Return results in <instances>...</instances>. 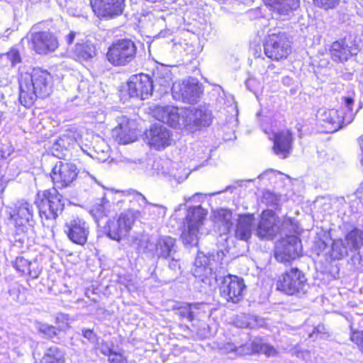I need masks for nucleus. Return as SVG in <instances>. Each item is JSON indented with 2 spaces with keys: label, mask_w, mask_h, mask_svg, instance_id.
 <instances>
[{
  "label": "nucleus",
  "mask_w": 363,
  "mask_h": 363,
  "mask_svg": "<svg viewBox=\"0 0 363 363\" xmlns=\"http://www.w3.org/2000/svg\"><path fill=\"white\" fill-rule=\"evenodd\" d=\"M65 351L56 345L46 349L40 363H65Z\"/></svg>",
  "instance_id": "nucleus-35"
},
{
  "label": "nucleus",
  "mask_w": 363,
  "mask_h": 363,
  "mask_svg": "<svg viewBox=\"0 0 363 363\" xmlns=\"http://www.w3.org/2000/svg\"><path fill=\"white\" fill-rule=\"evenodd\" d=\"M206 214L207 211L201 206L188 209L184 229L182 233V239L185 245L192 247L198 244L199 233Z\"/></svg>",
  "instance_id": "nucleus-4"
},
{
  "label": "nucleus",
  "mask_w": 363,
  "mask_h": 363,
  "mask_svg": "<svg viewBox=\"0 0 363 363\" xmlns=\"http://www.w3.org/2000/svg\"><path fill=\"white\" fill-rule=\"evenodd\" d=\"M344 240L350 251L359 252L363 247V231L354 228L345 235Z\"/></svg>",
  "instance_id": "nucleus-34"
},
{
  "label": "nucleus",
  "mask_w": 363,
  "mask_h": 363,
  "mask_svg": "<svg viewBox=\"0 0 363 363\" xmlns=\"http://www.w3.org/2000/svg\"><path fill=\"white\" fill-rule=\"evenodd\" d=\"M173 84L174 83H172V79L169 74L162 78L157 77L155 84H154V88L159 86L158 91L160 93H167L169 89L172 90Z\"/></svg>",
  "instance_id": "nucleus-41"
},
{
  "label": "nucleus",
  "mask_w": 363,
  "mask_h": 363,
  "mask_svg": "<svg viewBox=\"0 0 363 363\" xmlns=\"http://www.w3.org/2000/svg\"><path fill=\"white\" fill-rule=\"evenodd\" d=\"M320 325H319L318 328H315V329H314V330H313V333H311V334L310 335V337H313L315 335V333H316V332H317L318 333H320Z\"/></svg>",
  "instance_id": "nucleus-62"
},
{
  "label": "nucleus",
  "mask_w": 363,
  "mask_h": 363,
  "mask_svg": "<svg viewBox=\"0 0 363 363\" xmlns=\"http://www.w3.org/2000/svg\"><path fill=\"white\" fill-rule=\"evenodd\" d=\"M152 115L157 120L172 128H185L190 131L208 126L212 121L209 111L195 108H179L172 106H158L153 109Z\"/></svg>",
  "instance_id": "nucleus-1"
},
{
  "label": "nucleus",
  "mask_w": 363,
  "mask_h": 363,
  "mask_svg": "<svg viewBox=\"0 0 363 363\" xmlns=\"http://www.w3.org/2000/svg\"><path fill=\"white\" fill-rule=\"evenodd\" d=\"M109 363H128L127 357L123 352H117L114 351L110 354L108 359Z\"/></svg>",
  "instance_id": "nucleus-46"
},
{
  "label": "nucleus",
  "mask_w": 363,
  "mask_h": 363,
  "mask_svg": "<svg viewBox=\"0 0 363 363\" xmlns=\"http://www.w3.org/2000/svg\"><path fill=\"white\" fill-rule=\"evenodd\" d=\"M277 289L288 295L301 296L308 289L305 274L298 268H291L279 277Z\"/></svg>",
  "instance_id": "nucleus-6"
},
{
  "label": "nucleus",
  "mask_w": 363,
  "mask_h": 363,
  "mask_svg": "<svg viewBox=\"0 0 363 363\" xmlns=\"http://www.w3.org/2000/svg\"><path fill=\"white\" fill-rule=\"evenodd\" d=\"M254 218L252 215L241 216L238 221L235 235L241 240L247 241L252 235Z\"/></svg>",
  "instance_id": "nucleus-32"
},
{
  "label": "nucleus",
  "mask_w": 363,
  "mask_h": 363,
  "mask_svg": "<svg viewBox=\"0 0 363 363\" xmlns=\"http://www.w3.org/2000/svg\"><path fill=\"white\" fill-rule=\"evenodd\" d=\"M271 197H273V195L272 193L269 192V191H267V192H264V195H263V199H267L268 198H271Z\"/></svg>",
  "instance_id": "nucleus-61"
},
{
  "label": "nucleus",
  "mask_w": 363,
  "mask_h": 363,
  "mask_svg": "<svg viewBox=\"0 0 363 363\" xmlns=\"http://www.w3.org/2000/svg\"><path fill=\"white\" fill-rule=\"evenodd\" d=\"M33 206L26 201H18L9 212L10 219L17 230L25 232L28 226H33Z\"/></svg>",
  "instance_id": "nucleus-20"
},
{
  "label": "nucleus",
  "mask_w": 363,
  "mask_h": 363,
  "mask_svg": "<svg viewBox=\"0 0 363 363\" xmlns=\"http://www.w3.org/2000/svg\"><path fill=\"white\" fill-rule=\"evenodd\" d=\"M245 288L243 279L237 276L224 277L219 287L220 296L228 302L238 303L243 298Z\"/></svg>",
  "instance_id": "nucleus-17"
},
{
  "label": "nucleus",
  "mask_w": 363,
  "mask_h": 363,
  "mask_svg": "<svg viewBox=\"0 0 363 363\" xmlns=\"http://www.w3.org/2000/svg\"><path fill=\"white\" fill-rule=\"evenodd\" d=\"M13 267L19 272L27 274L33 279L38 278L41 272L38 262L35 259L29 261L23 257H18L16 259Z\"/></svg>",
  "instance_id": "nucleus-27"
},
{
  "label": "nucleus",
  "mask_w": 363,
  "mask_h": 363,
  "mask_svg": "<svg viewBox=\"0 0 363 363\" xmlns=\"http://www.w3.org/2000/svg\"><path fill=\"white\" fill-rule=\"evenodd\" d=\"M74 142L75 140L73 138L67 135H63L62 136L60 137L54 142L52 146V152L53 155H56V151L68 148L69 145L74 143Z\"/></svg>",
  "instance_id": "nucleus-39"
},
{
  "label": "nucleus",
  "mask_w": 363,
  "mask_h": 363,
  "mask_svg": "<svg viewBox=\"0 0 363 363\" xmlns=\"http://www.w3.org/2000/svg\"><path fill=\"white\" fill-rule=\"evenodd\" d=\"M103 147L102 148H98L99 150H96V152L99 154L101 153V157H98V159L100 160L102 162H105L108 157H109V147L108 145H106L104 143H103Z\"/></svg>",
  "instance_id": "nucleus-48"
},
{
  "label": "nucleus",
  "mask_w": 363,
  "mask_h": 363,
  "mask_svg": "<svg viewBox=\"0 0 363 363\" xmlns=\"http://www.w3.org/2000/svg\"><path fill=\"white\" fill-rule=\"evenodd\" d=\"M135 220V213L128 211L121 213L117 219L109 220L104 226V233L110 239L120 242L126 238Z\"/></svg>",
  "instance_id": "nucleus-9"
},
{
  "label": "nucleus",
  "mask_w": 363,
  "mask_h": 363,
  "mask_svg": "<svg viewBox=\"0 0 363 363\" xmlns=\"http://www.w3.org/2000/svg\"><path fill=\"white\" fill-rule=\"evenodd\" d=\"M201 306L202 303H182L178 308V314L182 318H186L189 321H192L197 316Z\"/></svg>",
  "instance_id": "nucleus-36"
},
{
  "label": "nucleus",
  "mask_w": 363,
  "mask_h": 363,
  "mask_svg": "<svg viewBox=\"0 0 363 363\" xmlns=\"http://www.w3.org/2000/svg\"><path fill=\"white\" fill-rule=\"evenodd\" d=\"M38 330L40 333L43 334L45 337L51 339L53 341H55V338H56L57 335L60 332L55 327L43 323L39 324Z\"/></svg>",
  "instance_id": "nucleus-42"
},
{
  "label": "nucleus",
  "mask_w": 363,
  "mask_h": 363,
  "mask_svg": "<svg viewBox=\"0 0 363 363\" xmlns=\"http://www.w3.org/2000/svg\"><path fill=\"white\" fill-rule=\"evenodd\" d=\"M3 169L0 168V193L3 192L6 186V179H4Z\"/></svg>",
  "instance_id": "nucleus-57"
},
{
  "label": "nucleus",
  "mask_w": 363,
  "mask_h": 363,
  "mask_svg": "<svg viewBox=\"0 0 363 363\" xmlns=\"http://www.w3.org/2000/svg\"><path fill=\"white\" fill-rule=\"evenodd\" d=\"M354 98L352 95L342 97V107L340 110L334 108H320L317 113V117L322 125L325 128L326 132L334 133L344 126L351 123L359 110L360 105L354 111Z\"/></svg>",
  "instance_id": "nucleus-3"
},
{
  "label": "nucleus",
  "mask_w": 363,
  "mask_h": 363,
  "mask_svg": "<svg viewBox=\"0 0 363 363\" xmlns=\"http://www.w3.org/2000/svg\"><path fill=\"white\" fill-rule=\"evenodd\" d=\"M264 52L272 60L286 58L291 52V43L287 35L284 32L269 34L264 43Z\"/></svg>",
  "instance_id": "nucleus-8"
},
{
  "label": "nucleus",
  "mask_w": 363,
  "mask_h": 363,
  "mask_svg": "<svg viewBox=\"0 0 363 363\" xmlns=\"http://www.w3.org/2000/svg\"><path fill=\"white\" fill-rule=\"evenodd\" d=\"M293 138L289 130H282L274 135L273 150L281 159L286 158L292 150Z\"/></svg>",
  "instance_id": "nucleus-23"
},
{
  "label": "nucleus",
  "mask_w": 363,
  "mask_h": 363,
  "mask_svg": "<svg viewBox=\"0 0 363 363\" xmlns=\"http://www.w3.org/2000/svg\"><path fill=\"white\" fill-rule=\"evenodd\" d=\"M137 47L130 39L115 40L108 48L106 58L113 66H125L135 58Z\"/></svg>",
  "instance_id": "nucleus-5"
},
{
  "label": "nucleus",
  "mask_w": 363,
  "mask_h": 363,
  "mask_svg": "<svg viewBox=\"0 0 363 363\" xmlns=\"http://www.w3.org/2000/svg\"><path fill=\"white\" fill-rule=\"evenodd\" d=\"M265 324L264 318L250 314H240L235 319V325L238 328L256 329Z\"/></svg>",
  "instance_id": "nucleus-33"
},
{
  "label": "nucleus",
  "mask_w": 363,
  "mask_h": 363,
  "mask_svg": "<svg viewBox=\"0 0 363 363\" xmlns=\"http://www.w3.org/2000/svg\"><path fill=\"white\" fill-rule=\"evenodd\" d=\"M199 196H200V194H195L194 196H192V197H191V198H189V201H195V200H196V199L197 197H199Z\"/></svg>",
  "instance_id": "nucleus-63"
},
{
  "label": "nucleus",
  "mask_w": 363,
  "mask_h": 363,
  "mask_svg": "<svg viewBox=\"0 0 363 363\" xmlns=\"http://www.w3.org/2000/svg\"><path fill=\"white\" fill-rule=\"evenodd\" d=\"M158 241L159 238L141 235L135 239L134 242L137 245L140 252L151 256H156Z\"/></svg>",
  "instance_id": "nucleus-31"
},
{
  "label": "nucleus",
  "mask_w": 363,
  "mask_h": 363,
  "mask_svg": "<svg viewBox=\"0 0 363 363\" xmlns=\"http://www.w3.org/2000/svg\"><path fill=\"white\" fill-rule=\"evenodd\" d=\"M72 54L73 57L78 61H88L96 56V50L94 45L90 41L85 43L78 41L74 48Z\"/></svg>",
  "instance_id": "nucleus-30"
},
{
  "label": "nucleus",
  "mask_w": 363,
  "mask_h": 363,
  "mask_svg": "<svg viewBox=\"0 0 363 363\" xmlns=\"http://www.w3.org/2000/svg\"><path fill=\"white\" fill-rule=\"evenodd\" d=\"M67 13L70 16H80V11H79L77 9H73L72 7L67 8Z\"/></svg>",
  "instance_id": "nucleus-58"
},
{
  "label": "nucleus",
  "mask_w": 363,
  "mask_h": 363,
  "mask_svg": "<svg viewBox=\"0 0 363 363\" xmlns=\"http://www.w3.org/2000/svg\"><path fill=\"white\" fill-rule=\"evenodd\" d=\"M280 231V220L272 210L263 211L257 224L256 234L260 239L272 240Z\"/></svg>",
  "instance_id": "nucleus-16"
},
{
  "label": "nucleus",
  "mask_w": 363,
  "mask_h": 363,
  "mask_svg": "<svg viewBox=\"0 0 363 363\" xmlns=\"http://www.w3.org/2000/svg\"><path fill=\"white\" fill-rule=\"evenodd\" d=\"M359 52L358 45L352 35L347 36L333 42L330 46V53L333 61L344 62Z\"/></svg>",
  "instance_id": "nucleus-15"
},
{
  "label": "nucleus",
  "mask_w": 363,
  "mask_h": 363,
  "mask_svg": "<svg viewBox=\"0 0 363 363\" xmlns=\"http://www.w3.org/2000/svg\"><path fill=\"white\" fill-rule=\"evenodd\" d=\"M9 293L11 296H13V298L14 301L17 302H23V297L21 296L20 294L19 289L17 287H13V289L9 290Z\"/></svg>",
  "instance_id": "nucleus-51"
},
{
  "label": "nucleus",
  "mask_w": 363,
  "mask_h": 363,
  "mask_svg": "<svg viewBox=\"0 0 363 363\" xmlns=\"http://www.w3.org/2000/svg\"><path fill=\"white\" fill-rule=\"evenodd\" d=\"M110 206L109 201L105 199H102L100 203H96L91 211L96 220H98L107 216V207Z\"/></svg>",
  "instance_id": "nucleus-38"
},
{
  "label": "nucleus",
  "mask_w": 363,
  "mask_h": 363,
  "mask_svg": "<svg viewBox=\"0 0 363 363\" xmlns=\"http://www.w3.org/2000/svg\"><path fill=\"white\" fill-rule=\"evenodd\" d=\"M214 257L211 254L206 255L203 252H198L192 269L194 276L209 286L217 280L216 273L213 272Z\"/></svg>",
  "instance_id": "nucleus-12"
},
{
  "label": "nucleus",
  "mask_w": 363,
  "mask_h": 363,
  "mask_svg": "<svg viewBox=\"0 0 363 363\" xmlns=\"http://www.w3.org/2000/svg\"><path fill=\"white\" fill-rule=\"evenodd\" d=\"M79 170L74 163L59 161L52 169L51 178L54 188L69 186L77 179Z\"/></svg>",
  "instance_id": "nucleus-11"
},
{
  "label": "nucleus",
  "mask_w": 363,
  "mask_h": 363,
  "mask_svg": "<svg viewBox=\"0 0 363 363\" xmlns=\"http://www.w3.org/2000/svg\"><path fill=\"white\" fill-rule=\"evenodd\" d=\"M218 219L220 221L223 230V233H227L233 226L232 213L226 209H221L218 211Z\"/></svg>",
  "instance_id": "nucleus-40"
},
{
  "label": "nucleus",
  "mask_w": 363,
  "mask_h": 363,
  "mask_svg": "<svg viewBox=\"0 0 363 363\" xmlns=\"http://www.w3.org/2000/svg\"><path fill=\"white\" fill-rule=\"evenodd\" d=\"M153 81L149 75L140 74L132 75L128 82V92L130 97L142 100L147 99L154 90Z\"/></svg>",
  "instance_id": "nucleus-18"
},
{
  "label": "nucleus",
  "mask_w": 363,
  "mask_h": 363,
  "mask_svg": "<svg viewBox=\"0 0 363 363\" xmlns=\"http://www.w3.org/2000/svg\"><path fill=\"white\" fill-rule=\"evenodd\" d=\"M260 352H262V353L265 354L267 356H272L275 354L276 350L273 347L266 344H263L260 347Z\"/></svg>",
  "instance_id": "nucleus-52"
},
{
  "label": "nucleus",
  "mask_w": 363,
  "mask_h": 363,
  "mask_svg": "<svg viewBox=\"0 0 363 363\" xmlns=\"http://www.w3.org/2000/svg\"><path fill=\"white\" fill-rule=\"evenodd\" d=\"M32 28L30 42L31 48L40 55L55 51L59 45L57 37L49 31H34Z\"/></svg>",
  "instance_id": "nucleus-19"
},
{
  "label": "nucleus",
  "mask_w": 363,
  "mask_h": 363,
  "mask_svg": "<svg viewBox=\"0 0 363 363\" xmlns=\"http://www.w3.org/2000/svg\"><path fill=\"white\" fill-rule=\"evenodd\" d=\"M201 93L199 81L193 77H189L182 82H175L172 87L173 98L187 104L196 103Z\"/></svg>",
  "instance_id": "nucleus-10"
},
{
  "label": "nucleus",
  "mask_w": 363,
  "mask_h": 363,
  "mask_svg": "<svg viewBox=\"0 0 363 363\" xmlns=\"http://www.w3.org/2000/svg\"><path fill=\"white\" fill-rule=\"evenodd\" d=\"M169 259H171L170 262L169 263V267L170 269L173 271H177L180 269L179 259L176 258L175 255L172 257H169Z\"/></svg>",
  "instance_id": "nucleus-53"
},
{
  "label": "nucleus",
  "mask_w": 363,
  "mask_h": 363,
  "mask_svg": "<svg viewBox=\"0 0 363 363\" xmlns=\"http://www.w3.org/2000/svg\"><path fill=\"white\" fill-rule=\"evenodd\" d=\"M359 143L362 150L361 162L363 164V135L359 138Z\"/></svg>",
  "instance_id": "nucleus-60"
},
{
  "label": "nucleus",
  "mask_w": 363,
  "mask_h": 363,
  "mask_svg": "<svg viewBox=\"0 0 363 363\" xmlns=\"http://www.w3.org/2000/svg\"><path fill=\"white\" fill-rule=\"evenodd\" d=\"M177 252L175 240L169 236L159 238L156 257L158 259H167L174 256Z\"/></svg>",
  "instance_id": "nucleus-28"
},
{
  "label": "nucleus",
  "mask_w": 363,
  "mask_h": 363,
  "mask_svg": "<svg viewBox=\"0 0 363 363\" xmlns=\"http://www.w3.org/2000/svg\"><path fill=\"white\" fill-rule=\"evenodd\" d=\"M94 13L101 18H113L122 13L124 0H90Z\"/></svg>",
  "instance_id": "nucleus-21"
},
{
  "label": "nucleus",
  "mask_w": 363,
  "mask_h": 363,
  "mask_svg": "<svg viewBox=\"0 0 363 363\" xmlns=\"http://www.w3.org/2000/svg\"><path fill=\"white\" fill-rule=\"evenodd\" d=\"M298 226L294 219L291 218H285L280 227V231L282 233H296L298 232Z\"/></svg>",
  "instance_id": "nucleus-43"
},
{
  "label": "nucleus",
  "mask_w": 363,
  "mask_h": 363,
  "mask_svg": "<svg viewBox=\"0 0 363 363\" xmlns=\"http://www.w3.org/2000/svg\"><path fill=\"white\" fill-rule=\"evenodd\" d=\"M231 189V186H227V187H226L223 191H218V192H217V193H215V194H213V195H215V194H220L221 192L227 191H228V190H229V189Z\"/></svg>",
  "instance_id": "nucleus-64"
},
{
  "label": "nucleus",
  "mask_w": 363,
  "mask_h": 363,
  "mask_svg": "<svg viewBox=\"0 0 363 363\" xmlns=\"http://www.w3.org/2000/svg\"><path fill=\"white\" fill-rule=\"evenodd\" d=\"M164 164L167 167V170H162L159 174L163 175L171 182L174 181L177 184L182 183L188 178L190 174L189 171L177 163L166 161Z\"/></svg>",
  "instance_id": "nucleus-26"
},
{
  "label": "nucleus",
  "mask_w": 363,
  "mask_h": 363,
  "mask_svg": "<svg viewBox=\"0 0 363 363\" xmlns=\"http://www.w3.org/2000/svg\"><path fill=\"white\" fill-rule=\"evenodd\" d=\"M272 10L280 16H285L289 14L293 10L299 6L298 0H263Z\"/></svg>",
  "instance_id": "nucleus-29"
},
{
  "label": "nucleus",
  "mask_w": 363,
  "mask_h": 363,
  "mask_svg": "<svg viewBox=\"0 0 363 363\" xmlns=\"http://www.w3.org/2000/svg\"><path fill=\"white\" fill-rule=\"evenodd\" d=\"M7 59L11 62V66L14 67L21 62V57L19 51L16 48H12L5 54Z\"/></svg>",
  "instance_id": "nucleus-45"
},
{
  "label": "nucleus",
  "mask_w": 363,
  "mask_h": 363,
  "mask_svg": "<svg viewBox=\"0 0 363 363\" xmlns=\"http://www.w3.org/2000/svg\"><path fill=\"white\" fill-rule=\"evenodd\" d=\"M19 101L25 107L31 106L37 98L48 96L51 91L50 74L40 68L21 72L18 79Z\"/></svg>",
  "instance_id": "nucleus-2"
},
{
  "label": "nucleus",
  "mask_w": 363,
  "mask_h": 363,
  "mask_svg": "<svg viewBox=\"0 0 363 363\" xmlns=\"http://www.w3.org/2000/svg\"><path fill=\"white\" fill-rule=\"evenodd\" d=\"M276 174V172H274V170L271 169V170H267L264 172H263L262 174H261L259 176V178L260 179H264L267 176H268L269 174Z\"/></svg>",
  "instance_id": "nucleus-59"
},
{
  "label": "nucleus",
  "mask_w": 363,
  "mask_h": 363,
  "mask_svg": "<svg viewBox=\"0 0 363 363\" xmlns=\"http://www.w3.org/2000/svg\"><path fill=\"white\" fill-rule=\"evenodd\" d=\"M147 138L149 145L157 150L164 149L172 142L169 130L160 124H155L150 127Z\"/></svg>",
  "instance_id": "nucleus-22"
},
{
  "label": "nucleus",
  "mask_w": 363,
  "mask_h": 363,
  "mask_svg": "<svg viewBox=\"0 0 363 363\" xmlns=\"http://www.w3.org/2000/svg\"><path fill=\"white\" fill-rule=\"evenodd\" d=\"M64 206L62 196L57 192V189L45 190L38 204L39 216L43 224L45 225L44 219L55 220L62 213Z\"/></svg>",
  "instance_id": "nucleus-7"
},
{
  "label": "nucleus",
  "mask_w": 363,
  "mask_h": 363,
  "mask_svg": "<svg viewBox=\"0 0 363 363\" xmlns=\"http://www.w3.org/2000/svg\"><path fill=\"white\" fill-rule=\"evenodd\" d=\"M0 363H12L9 354L6 350L0 349Z\"/></svg>",
  "instance_id": "nucleus-54"
},
{
  "label": "nucleus",
  "mask_w": 363,
  "mask_h": 363,
  "mask_svg": "<svg viewBox=\"0 0 363 363\" xmlns=\"http://www.w3.org/2000/svg\"><path fill=\"white\" fill-rule=\"evenodd\" d=\"M89 230V224L79 217L67 220L63 227V231L69 240L81 246H84L86 243Z\"/></svg>",
  "instance_id": "nucleus-13"
},
{
  "label": "nucleus",
  "mask_w": 363,
  "mask_h": 363,
  "mask_svg": "<svg viewBox=\"0 0 363 363\" xmlns=\"http://www.w3.org/2000/svg\"><path fill=\"white\" fill-rule=\"evenodd\" d=\"M301 252L300 239L294 235H286L277 247L275 257L280 262H287L299 257Z\"/></svg>",
  "instance_id": "nucleus-14"
},
{
  "label": "nucleus",
  "mask_w": 363,
  "mask_h": 363,
  "mask_svg": "<svg viewBox=\"0 0 363 363\" xmlns=\"http://www.w3.org/2000/svg\"><path fill=\"white\" fill-rule=\"evenodd\" d=\"M349 248L343 239L335 240L331 247V256L334 259H341L347 256Z\"/></svg>",
  "instance_id": "nucleus-37"
},
{
  "label": "nucleus",
  "mask_w": 363,
  "mask_h": 363,
  "mask_svg": "<svg viewBox=\"0 0 363 363\" xmlns=\"http://www.w3.org/2000/svg\"><path fill=\"white\" fill-rule=\"evenodd\" d=\"M80 34L79 33L74 32V31H70L66 36H65V41L67 45H71L77 36L79 35Z\"/></svg>",
  "instance_id": "nucleus-56"
},
{
  "label": "nucleus",
  "mask_w": 363,
  "mask_h": 363,
  "mask_svg": "<svg viewBox=\"0 0 363 363\" xmlns=\"http://www.w3.org/2000/svg\"><path fill=\"white\" fill-rule=\"evenodd\" d=\"M245 84H246V86L247 88L251 91H255V89H256V86L258 84L257 82L256 81V79H253V78H249L246 82H245Z\"/></svg>",
  "instance_id": "nucleus-55"
},
{
  "label": "nucleus",
  "mask_w": 363,
  "mask_h": 363,
  "mask_svg": "<svg viewBox=\"0 0 363 363\" xmlns=\"http://www.w3.org/2000/svg\"><path fill=\"white\" fill-rule=\"evenodd\" d=\"M351 340L357 345H360L363 342V332H353L350 337Z\"/></svg>",
  "instance_id": "nucleus-50"
},
{
  "label": "nucleus",
  "mask_w": 363,
  "mask_h": 363,
  "mask_svg": "<svg viewBox=\"0 0 363 363\" xmlns=\"http://www.w3.org/2000/svg\"><path fill=\"white\" fill-rule=\"evenodd\" d=\"M117 121L118 125L112 130L113 136L121 144L125 145L133 142L135 135L128 119L125 116H121Z\"/></svg>",
  "instance_id": "nucleus-25"
},
{
  "label": "nucleus",
  "mask_w": 363,
  "mask_h": 363,
  "mask_svg": "<svg viewBox=\"0 0 363 363\" xmlns=\"http://www.w3.org/2000/svg\"><path fill=\"white\" fill-rule=\"evenodd\" d=\"M133 197L141 207L142 213L144 216H149L152 219H157L165 216L167 212L165 206L148 202L142 194L137 191L133 192Z\"/></svg>",
  "instance_id": "nucleus-24"
},
{
  "label": "nucleus",
  "mask_w": 363,
  "mask_h": 363,
  "mask_svg": "<svg viewBox=\"0 0 363 363\" xmlns=\"http://www.w3.org/2000/svg\"><path fill=\"white\" fill-rule=\"evenodd\" d=\"M82 335L86 338L91 344L94 346L99 344V337L94 332L93 330L88 328H82Z\"/></svg>",
  "instance_id": "nucleus-44"
},
{
  "label": "nucleus",
  "mask_w": 363,
  "mask_h": 363,
  "mask_svg": "<svg viewBox=\"0 0 363 363\" xmlns=\"http://www.w3.org/2000/svg\"><path fill=\"white\" fill-rule=\"evenodd\" d=\"M99 350L103 354L108 356V357L114 352L111 346L106 342H102L99 347Z\"/></svg>",
  "instance_id": "nucleus-49"
},
{
  "label": "nucleus",
  "mask_w": 363,
  "mask_h": 363,
  "mask_svg": "<svg viewBox=\"0 0 363 363\" xmlns=\"http://www.w3.org/2000/svg\"><path fill=\"white\" fill-rule=\"evenodd\" d=\"M316 6L324 9L334 8L339 3V0H313Z\"/></svg>",
  "instance_id": "nucleus-47"
}]
</instances>
